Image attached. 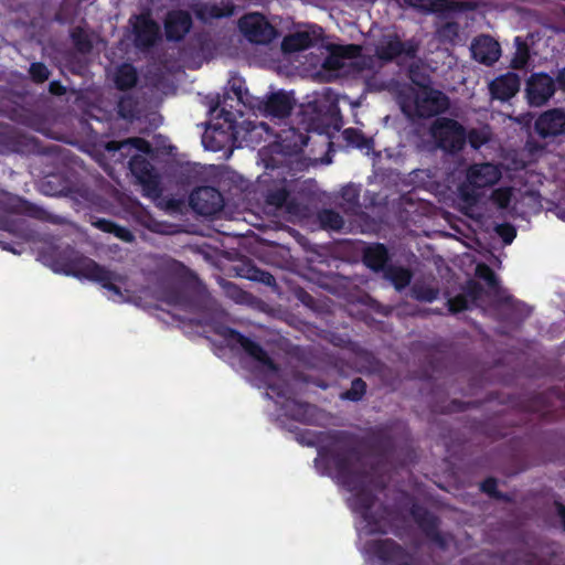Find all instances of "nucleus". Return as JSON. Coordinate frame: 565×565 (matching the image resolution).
Masks as SVG:
<instances>
[{"label":"nucleus","instance_id":"1","mask_svg":"<svg viewBox=\"0 0 565 565\" xmlns=\"http://www.w3.org/2000/svg\"><path fill=\"white\" fill-rule=\"evenodd\" d=\"M353 454L323 457L316 460L318 467L327 461L334 471L332 478L343 486L351 494L348 502L352 511L358 514L356 531L360 550L364 554L366 565H409L405 562L406 555L390 540L373 539L372 535L384 532L383 518L375 519L371 513L374 505L373 497L363 476L353 469Z\"/></svg>","mask_w":565,"mask_h":565},{"label":"nucleus","instance_id":"2","mask_svg":"<svg viewBox=\"0 0 565 565\" xmlns=\"http://www.w3.org/2000/svg\"><path fill=\"white\" fill-rule=\"evenodd\" d=\"M182 53L184 64L198 68L217 57L252 58L260 63L298 61L310 49V38H194Z\"/></svg>","mask_w":565,"mask_h":565},{"label":"nucleus","instance_id":"3","mask_svg":"<svg viewBox=\"0 0 565 565\" xmlns=\"http://www.w3.org/2000/svg\"><path fill=\"white\" fill-rule=\"evenodd\" d=\"M384 39L387 41L373 49L370 45H327L324 38H310L305 63L313 67L321 65L332 76L367 77L382 65V61L414 56L416 46L412 42L404 45L399 38Z\"/></svg>","mask_w":565,"mask_h":565},{"label":"nucleus","instance_id":"4","mask_svg":"<svg viewBox=\"0 0 565 565\" xmlns=\"http://www.w3.org/2000/svg\"><path fill=\"white\" fill-rule=\"evenodd\" d=\"M218 333L227 341L228 345L241 348L249 356L255 377L270 390L271 395L269 393L267 395L270 398L276 397V404L281 405L286 416L299 422H315L316 408L313 406L286 397L280 373L262 348L232 329L221 328Z\"/></svg>","mask_w":565,"mask_h":565},{"label":"nucleus","instance_id":"5","mask_svg":"<svg viewBox=\"0 0 565 565\" xmlns=\"http://www.w3.org/2000/svg\"><path fill=\"white\" fill-rule=\"evenodd\" d=\"M44 262L55 273L98 282L106 290L107 298L114 302H137L141 298L136 295L135 286L126 275L109 270L72 248L56 257L45 258Z\"/></svg>","mask_w":565,"mask_h":565},{"label":"nucleus","instance_id":"6","mask_svg":"<svg viewBox=\"0 0 565 565\" xmlns=\"http://www.w3.org/2000/svg\"><path fill=\"white\" fill-rule=\"evenodd\" d=\"M501 177L502 171L498 164L487 162L470 166L465 181L457 189L456 204L459 210L470 217H479L483 189L494 185Z\"/></svg>","mask_w":565,"mask_h":565},{"label":"nucleus","instance_id":"7","mask_svg":"<svg viewBox=\"0 0 565 565\" xmlns=\"http://www.w3.org/2000/svg\"><path fill=\"white\" fill-rule=\"evenodd\" d=\"M409 74L418 88L413 90L412 97L403 102L402 108L405 113L415 114L419 117H430L448 107V98L445 94L427 86L425 77L417 78L413 68L409 70Z\"/></svg>","mask_w":565,"mask_h":565},{"label":"nucleus","instance_id":"8","mask_svg":"<svg viewBox=\"0 0 565 565\" xmlns=\"http://www.w3.org/2000/svg\"><path fill=\"white\" fill-rule=\"evenodd\" d=\"M430 135L438 148L454 152L462 148L466 141V131L456 120L438 118L430 128Z\"/></svg>","mask_w":565,"mask_h":565},{"label":"nucleus","instance_id":"9","mask_svg":"<svg viewBox=\"0 0 565 565\" xmlns=\"http://www.w3.org/2000/svg\"><path fill=\"white\" fill-rule=\"evenodd\" d=\"M130 170L142 186L143 194L153 200L161 194L160 181L153 167L141 154L136 153L129 161Z\"/></svg>","mask_w":565,"mask_h":565},{"label":"nucleus","instance_id":"10","mask_svg":"<svg viewBox=\"0 0 565 565\" xmlns=\"http://www.w3.org/2000/svg\"><path fill=\"white\" fill-rule=\"evenodd\" d=\"M190 204L199 214L213 215L222 209L223 198L216 189L202 186L192 192Z\"/></svg>","mask_w":565,"mask_h":565},{"label":"nucleus","instance_id":"11","mask_svg":"<svg viewBox=\"0 0 565 565\" xmlns=\"http://www.w3.org/2000/svg\"><path fill=\"white\" fill-rule=\"evenodd\" d=\"M553 78L546 74L539 73L531 76L526 85V95L532 106H542L554 94Z\"/></svg>","mask_w":565,"mask_h":565},{"label":"nucleus","instance_id":"12","mask_svg":"<svg viewBox=\"0 0 565 565\" xmlns=\"http://www.w3.org/2000/svg\"><path fill=\"white\" fill-rule=\"evenodd\" d=\"M253 110L258 111L265 116L277 118L286 117L291 110L289 97L284 93H276L265 98L255 99Z\"/></svg>","mask_w":565,"mask_h":565},{"label":"nucleus","instance_id":"13","mask_svg":"<svg viewBox=\"0 0 565 565\" xmlns=\"http://www.w3.org/2000/svg\"><path fill=\"white\" fill-rule=\"evenodd\" d=\"M239 30L243 35H281L285 30L269 23L258 13H248L239 20Z\"/></svg>","mask_w":565,"mask_h":565},{"label":"nucleus","instance_id":"14","mask_svg":"<svg viewBox=\"0 0 565 565\" xmlns=\"http://www.w3.org/2000/svg\"><path fill=\"white\" fill-rule=\"evenodd\" d=\"M535 130L542 138L556 137L565 132V111L551 109L535 121Z\"/></svg>","mask_w":565,"mask_h":565},{"label":"nucleus","instance_id":"15","mask_svg":"<svg viewBox=\"0 0 565 565\" xmlns=\"http://www.w3.org/2000/svg\"><path fill=\"white\" fill-rule=\"evenodd\" d=\"M471 53L476 61L490 65L501 55V49L494 38H476L471 44Z\"/></svg>","mask_w":565,"mask_h":565},{"label":"nucleus","instance_id":"16","mask_svg":"<svg viewBox=\"0 0 565 565\" xmlns=\"http://www.w3.org/2000/svg\"><path fill=\"white\" fill-rule=\"evenodd\" d=\"M520 88V78L514 73L501 75L490 83V92L494 98L507 100Z\"/></svg>","mask_w":565,"mask_h":565},{"label":"nucleus","instance_id":"17","mask_svg":"<svg viewBox=\"0 0 565 565\" xmlns=\"http://www.w3.org/2000/svg\"><path fill=\"white\" fill-rule=\"evenodd\" d=\"M192 19L185 11H172L166 19L167 35H185L191 28Z\"/></svg>","mask_w":565,"mask_h":565},{"label":"nucleus","instance_id":"18","mask_svg":"<svg viewBox=\"0 0 565 565\" xmlns=\"http://www.w3.org/2000/svg\"><path fill=\"white\" fill-rule=\"evenodd\" d=\"M231 134L228 131L210 126L202 136V143L209 151H220L230 141Z\"/></svg>","mask_w":565,"mask_h":565},{"label":"nucleus","instance_id":"19","mask_svg":"<svg viewBox=\"0 0 565 565\" xmlns=\"http://www.w3.org/2000/svg\"><path fill=\"white\" fill-rule=\"evenodd\" d=\"M291 192V184L285 179L277 182L274 189H269L267 192V202L275 206L286 205L289 213H295L288 198Z\"/></svg>","mask_w":565,"mask_h":565},{"label":"nucleus","instance_id":"20","mask_svg":"<svg viewBox=\"0 0 565 565\" xmlns=\"http://www.w3.org/2000/svg\"><path fill=\"white\" fill-rule=\"evenodd\" d=\"M111 77L119 89H127L136 84L137 72L130 64H122L114 71Z\"/></svg>","mask_w":565,"mask_h":565},{"label":"nucleus","instance_id":"21","mask_svg":"<svg viewBox=\"0 0 565 565\" xmlns=\"http://www.w3.org/2000/svg\"><path fill=\"white\" fill-rule=\"evenodd\" d=\"M134 35H158L159 25L149 14H140L130 19Z\"/></svg>","mask_w":565,"mask_h":565},{"label":"nucleus","instance_id":"22","mask_svg":"<svg viewBox=\"0 0 565 565\" xmlns=\"http://www.w3.org/2000/svg\"><path fill=\"white\" fill-rule=\"evenodd\" d=\"M387 260V250L383 245H374L366 248L364 263L367 267L379 270L384 267Z\"/></svg>","mask_w":565,"mask_h":565},{"label":"nucleus","instance_id":"23","mask_svg":"<svg viewBox=\"0 0 565 565\" xmlns=\"http://www.w3.org/2000/svg\"><path fill=\"white\" fill-rule=\"evenodd\" d=\"M228 84L238 102L253 109V104H255V99H257V97L249 94L245 86V81L242 77L234 76L230 79Z\"/></svg>","mask_w":565,"mask_h":565},{"label":"nucleus","instance_id":"24","mask_svg":"<svg viewBox=\"0 0 565 565\" xmlns=\"http://www.w3.org/2000/svg\"><path fill=\"white\" fill-rule=\"evenodd\" d=\"M404 3L420 12H440L449 9L446 0H403Z\"/></svg>","mask_w":565,"mask_h":565},{"label":"nucleus","instance_id":"25","mask_svg":"<svg viewBox=\"0 0 565 565\" xmlns=\"http://www.w3.org/2000/svg\"><path fill=\"white\" fill-rule=\"evenodd\" d=\"M107 148L109 150H122V149H128L129 151L135 150L142 154H147L151 151L150 143L141 138H131V139H127V140L122 141V142H110Z\"/></svg>","mask_w":565,"mask_h":565},{"label":"nucleus","instance_id":"26","mask_svg":"<svg viewBox=\"0 0 565 565\" xmlns=\"http://www.w3.org/2000/svg\"><path fill=\"white\" fill-rule=\"evenodd\" d=\"M319 221L323 228L331 231H340L344 225L342 216L332 210H323L320 212Z\"/></svg>","mask_w":565,"mask_h":565},{"label":"nucleus","instance_id":"27","mask_svg":"<svg viewBox=\"0 0 565 565\" xmlns=\"http://www.w3.org/2000/svg\"><path fill=\"white\" fill-rule=\"evenodd\" d=\"M345 140L360 149H371V140L366 139L360 131L353 128L345 129L344 132Z\"/></svg>","mask_w":565,"mask_h":565},{"label":"nucleus","instance_id":"28","mask_svg":"<svg viewBox=\"0 0 565 565\" xmlns=\"http://www.w3.org/2000/svg\"><path fill=\"white\" fill-rule=\"evenodd\" d=\"M512 198L511 188H498L491 194L492 202L501 210L508 209Z\"/></svg>","mask_w":565,"mask_h":565},{"label":"nucleus","instance_id":"29","mask_svg":"<svg viewBox=\"0 0 565 565\" xmlns=\"http://www.w3.org/2000/svg\"><path fill=\"white\" fill-rule=\"evenodd\" d=\"M516 52L512 60L513 67H524L529 60V50L525 42L521 41V38H515Z\"/></svg>","mask_w":565,"mask_h":565},{"label":"nucleus","instance_id":"30","mask_svg":"<svg viewBox=\"0 0 565 565\" xmlns=\"http://www.w3.org/2000/svg\"><path fill=\"white\" fill-rule=\"evenodd\" d=\"M388 277L396 289H402L411 282V273L404 268L391 269Z\"/></svg>","mask_w":565,"mask_h":565},{"label":"nucleus","instance_id":"31","mask_svg":"<svg viewBox=\"0 0 565 565\" xmlns=\"http://www.w3.org/2000/svg\"><path fill=\"white\" fill-rule=\"evenodd\" d=\"M97 225L104 231L114 233L117 237L121 238L122 241L130 242L134 238V235L129 230L115 225L110 222L99 221Z\"/></svg>","mask_w":565,"mask_h":565},{"label":"nucleus","instance_id":"32","mask_svg":"<svg viewBox=\"0 0 565 565\" xmlns=\"http://www.w3.org/2000/svg\"><path fill=\"white\" fill-rule=\"evenodd\" d=\"M364 392L365 383L362 380L356 379L352 382L351 388L347 391L342 397L345 399L358 401L363 396Z\"/></svg>","mask_w":565,"mask_h":565},{"label":"nucleus","instance_id":"33","mask_svg":"<svg viewBox=\"0 0 565 565\" xmlns=\"http://www.w3.org/2000/svg\"><path fill=\"white\" fill-rule=\"evenodd\" d=\"M476 275L487 282L490 288L497 287V278L493 271L486 265L479 264L476 267Z\"/></svg>","mask_w":565,"mask_h":565},{"label":"nucleus","instance_id":"34","mask_svg":"<svg viewBox=\"0 0 565 565\" xmlns=\"http://www.w3.org/2000/svg\"><path fill=\"white\" fill-rule=\"evenodd\" d=\"M157 299L171 306H178L182 303V296L177 289L159 292L157 295Z\"/></svg>","mask_w":565,"mask_h":565},{"label":"nucleus","instance_id":"35","mask_svg":"<svg viewBox=\"0 0 565 565\" xmlns=\"http://www.w3.org/2000/svg\"><path fill=\"white\" fill-rule=\"evenodd\" d=\"M495 232L502 237L504 244H511L516 235L515 228L510 224H500L495 227Z\"/></svg>","mask_w":565,"mask_h":565},{"label":"nucleus","instance_id":"36","mask_svg":"<svg viewBox=\"0 0 565 565\" xmlns=\"http://www.w3.org/2000/svg\"><path fill=\"white\" fill-rule=\"evenodd\" d=\"M470 145L478 149L489 140V134L486 130H472L468 135Z\"/></svg>","mask_w":565,"mask_h":565},{"label":"nucleus","instance_id":"37","mask_svg":"<svg viewBox=\"0 0 565 565\" xmlns=\"http://www.w3.org/2000/svg\"><path fill=\"white\" fill-rule=\"evenodd\" d=\"M321 29L313 25H298L295 30H287L285 35H320Z\"/></svg>","mask_w":565,"mask_h":565},{"label":"nucleus","instance_id":"38","mask_svg":"<svg viewBox=\"0 0 565 565\" xmlns=\"http://www.w3.org/2000/svg\"><path fill=\"white\" fill-rule=\"evenodd\" d=\"M30 74L36 82H44L49 78V71L42 63H33L30 67Z\"/></svg>","mask_w":565,"mask_h":565},{"label":"nucleus","instance_id":"39","mask_svg":"<svg viewBox=\"0 0 565 565\" xmlns=\"http://www.w3.org/2000/svg\"><path fill=\"white\" fill-rule=\"evenodd\" d=\"M414 294L418 300L430 302L434 299H436L438 291L433 288H428V289L415 288Z\"/></svg>","mask_w":565,"mask_h":565},{"label":"nucleus","instance_id":"40","mask_svg":"<svg viewBox=\"0 0 565 565\" xmlns=\"http://www.w3.org/2000/svg\"><path fill=\"white\" fill-rule=\"evenodd\" d=\"M448 303H449V310L454 311V312H458V311L468 309L467 301L460 297L449 300Z\"/></svg>","mask_w":565,"mask_h":565},{"label":"nucleus","instance_id":"41","mask_svg":"<svg viewBox=\"0 0 565 565\" xmlns=\"http://www.w3.org/2000/svg\"><path fill=\"white\" fill-rule=\"evenodd\" d=\"M294 137L296 138L290 146V151H299L307 145V140L302 135H296L295 131H291Z\"/></svg>","mask_w":565,"mask_h":565},{"label":"nucleus","instance_id":"42","mask_svg":"<svg viewBox=\"0 0 565 565\" xmlns=\"http://www.w3.org/2000/svg\"><path fill=\"white\" fill-rule=\"evenodd\" d=\"M131 99L129 98H124L119 102V105H118V109H119V114L124 117V118H132L134 117V113L130 111V110H126V106L127 105H131Z\"/></svg>","mask_w":565,"mask_h":565},{"label":"nucleus","instance_id":"43","mask_svg":"<svg viewBox=\"0 0 565 565\" xmlns=\"http://www.w3.org/2000/svg\"><path fill=\"white\" fill-rule=\"evenodd\" d=\"M343 196H348V200L352 203L358 202L359 192L354 186H347L343 189Z\"/></svg>","mask_w":565,"mask_h":565},{"label":"nucleus","instance_id":"44","mask_svg":"<svg viewBox=\"0 0 565 565\" xmlns=\"http://www.w3.org/2000/svg\"><path fill=\"white\" fill-rule=\"evenodd\" d=\"M497 482L493 479H488L481 484V490L490 495L495 494Z\"/></svg>","mask_w":565,"mask_h":565},{"label":"nucleus","instance_id":"45","mask_svg":"<svg viewBox=\"0 0 565 565\" xmlns=\"http://www.w3.org/2000/svg\"><path fill=\"white\" fill-rule=\"evenodd\" d=\"M552 214H554L558 220L565 222V209L556 207L553 211H551Z\"/></svg>","mask_w":565,"mask_h":565},{"label":"nucleus","instance_id":"46","mask_svg":"<svg viewBox=\"0 0 565 565\" xmlns=\"http://www.w3.org/2000/svg\"><path fill=\"white\" fill-rule=\"evenodd\" d=\"M50 92L53 93V94H62L63 93V88L58 84L52 82L50 84Z\"/></svg>","mask_w":565,"mask_h":565},{"label":"nucleus","instance_id":"47","mask_svg":"<svg viewBox=\"0 0 565 565\" xmlns=\"http://www.w3.org/2000/svg\"><path fill=\"white\" fill-rule=\"evenodd\" d=\"M271 178H273V174H270V173H265V174H263V175L259 178L258 182H259L260 184H269V182H270Z\"/></svg>","mask_w":565,"mask_h":565},{"label":"nucleus","instance_id":"48","mask_svg":"<svg viewBox=\"0 0 565 565\" xmlns=\"http://www.w3.org/2000/svg\"><path fill=\"white\" fill-rule=\"evenodd\" d=\"M557 510H558V516H559V519L563 523V526L565 529V508L559 505Z\"/></svg>","mask_w":565,"mask_h":565},{"label":"nucleus","instance_id":"49","mask_svg":"<svg viewBox=\"0 0 565 565\" xmlns=\"http://www.w3.org/2000/svg\"><path fill=\"white\" fill-rule=\"evenodd\" d=\"M559 85L565 88V68L561 72L558 76Z\"/></svg>","mask_w":565,"mask_h":565},{"label":"nucleus","instance_id":"50","mask_svg":"<svg viewBox=\"0 0 565 565\" xmlns=\"http://www.w3.org/2000/svg\"><path fill=\"white\" fill-rule=\"evenodd\" d=\"M448 28H449V29H450V31H451V32H454V33H457V32H458V30H457V29H454V30H452V25H450V24L448 25Z\"/></svg>","mask_w":565,"mask_h":565},{"label":"nucleus","instance_id":"51","mask_svg":"<svg viewBox=\"0 0 565 565\" xmlns=\"http://www.w3.org/2000/svg\"><path fill=\"white\" fill-rule=\"evenodd\" d=\"M212 15L213 17H221V13L217 11V12H213Z\"/></svg>","mask_w":565,"mask_h":565},{"label":"nucleus","instance_id":"52","mask_svg":"<svg viewBox=\"0 0 565 565\" xmlns=\"http://www.w3.org/2000/svg\"><path fill=\"white\" fill-rule=\"evenodd\" d=\"M171 39H172V40H179L180 38H178V36H174V38H171Z\"/></svg>","mask_w":565,"mask_h":565}]
</instances>
